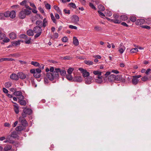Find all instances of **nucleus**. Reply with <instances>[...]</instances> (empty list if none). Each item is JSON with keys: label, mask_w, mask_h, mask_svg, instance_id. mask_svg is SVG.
I'll return each instance as SVG.
<instances>
[{"label": "nucleus", "mask_w": 151, "mask_h": 151, "mask_svg": "<svg viewBox=\"0 0 151 151\" xmlns=\"http://www.w3.org/2000/svg\"><path fill=\"white\" fill-rule=\"evenodd\" d=\"M79 70L82 73L83 77L85 78L89 76L90 73L86 70L82 68H79Z\"/></svg>", "instance_id": "5"}, {"label": "nucleus", "mask_w": 151, "mask_h": 151, "mask_svg": "<svg viewBox=\"0 0 151 151\" xmlns=\"http://www.w3.org/2000/svg\"><path fill=\"white\" fill-rule=\"evenodd\" d=\"M119 19L122 21H125L127 19L128 17L126 15H121Z\"/></svg>", "instance_id": "24"}, {"label": "nucleus", "mask_w": 151, "mask_h": 151, "mask_svg": "<svg viewBox=\"0 0 151 151\" xmlns=\"http://www.w3.org/2000/svg\"><path fill=\"white\" fill-rule=\"evenodd\" d=\"M23 111L29 115L30 114L32 113V110L30 109H24L23 110Z\"/></svg>", "instance_id": "17"}, {"label": "nucleus", "mask_w": 151, "mask_h": 151, "mask_svg": "<svg viewBox=\"0 0 151 151\" xmlns=\"http://www.w3.org/2000/svg\"><path fill=\"white\" fill-rule=\"evenodd\" d=\"M19 102L20 104L22 105L25 106L26 104V102L24 100H19Z\"/></svg>", "instance_id": "36"}, {"label": "nucleus", "mask_w": 151, "mask_h": 151, "mask_svg": "<svg viewBox=\"0 0 151 151\" xmlns=\"http://www.w3.org/2000/svg\"><path fill=\"white\" fill-rule=\"evenodd\" d=\"M10 78L14 80H18V74L17 75L15 73H12L11 75Z\"/></svg>", "instance_id": "13"}, {"label": "nucleus", "mask_w": 151, "mask_h": 151, "mask_svg": "<svg viewBox=\"0 0 151 151\" xmlns=\"http://www.w3.org/2000/svg\"><path fill=\"white\" fill-rule=\"evenodd\" d=\"M25 40L24 41V42L25 43L27 44H29L31 42V38H28L27 37V38L25 39Z\"/></svg>", "instance_id": "39"}, {"label": "nucleus", "mask_w": 151, "mask_h": 151, "mask_svg": "<svg viewBox=\"0 0 151 151\" xmlns=\"http://www.w3.org/2000/svg\"><path fill=\"white\" fill-rule=\"evenodd\" d=\"M89 6L92 9H96V7H95L93 5V4L92 3H90L89 4Z\"/></svg>", "instance_id": "56"}, {"label": "nucleus", "mask_w": 151, "mask_h": 151, "mask_svg": "<svg viewBox=\"0 0 151 151\" xmlns=\"http://www.w3.org/2000/svg\"><path fill=\"white\" fill-rule=\"evenodd\" d=\"M93 74L96 76H97L95 77H94L96 82L99 83H101L103 82L102 77L101 76L102 74L101 71L99 70L98 69L94 70L93 72Z\"/></svg>", "instance_id": "2"}, {"label": "nucleus", "mask_w": 151, "mask_h": 151, "mask_svg": "<svg viewBox=\"0 0 151 151\" xmlns=\"http://www.w3.org/2000/svg\"><path fill=\"white\" fill-rule=\"evenodd\" d=\"M84 62L86 64L89 65H92L93 64V62L90 60H84Z\"/></svg>", "instance_id": "30"}, {"label": "nucleus", "mask_w": 151, "mask_h": 151, "mask_svg": "<svg viewBox=\"0 0 151 151\" xmlns=\"http://www.w3.org/2000/svg\"><path fill=\"white\" fill-rule=\"evenodd\" d=\"M14 109L16 114H18L19 113V107L17 105H14Z\"/></svg>", "instance_id": "31"}, {"label": "nucleus", "mask_w": 151, "mask_h": 151, "mask_svg": "<svg viewBox=\"0 0 151 151\" xmlns=\"http://www.w3.org/2000/svg\"><path fill=\"white\" fill-rule=\"evenodd\" d=\"M72 20L73 22L77 23L79 20V18L76 15H73V16Z\"/></svg>", "instance_id": "12"}, {"label": "nucleus", "mask_w": 151, "mask_h": 151, "mask_svg": "<svg viewBox=\"0 0 151 151\" xmlns=\"http://www.w3.org/2000/svg\"><path fill=\"white\" fill-rule=\"evenodd\" d=\"M38 9L42 13H44V11L41 7H39L38 8Z\"/></svg>", "instance_id": "64"}, {"label": "nucleus", "mask_w": 151, "mask_h": 151, "mask_svg": "<svg viewBox=\"0 0 151 151\" xmlns=\"http://www.w3.org/2000/svg\"><path fill=\"white\" fill-rule=\"evenodd\" d=\"M35 72L40 74L41 72V70L40 68H37L35 70Z\"/></svg>", "instance_id": "62"}, {"label": "nucleus", "mask_w": 151, "mask_h": 151, "mask_svg": "<svg viewBox=\"0 0 151 151\" xmlns=\"http://www.w3.org/2000/svg\"><path fill=\"white\" fill-rule=\"evenodd\" d=\"M50 72L47 73V76L49 80L52 81L58 78L59 73L62 76H65L66 74V71L64 70H61L59 68H55L51 67L50 68Z\"/></svg>", "instance_id": "1"}, {"label": "nucleus", "mask_w": 151, "mask_h": 151, "mask_svg": "<svg viewBox=\"0 0 151 151\" xmlns=\"http://www.w3.org/2000/svg\"><path fill=\"white\" fill-rule=\"evenodd\" d=\"M69 5L73 8L76 9V7L75 4L71 2L69 4Z\"/></svg>", "instance_id": "47"}, {"label": "nucleus", "mask_w": 151, "mask_h": 151, "mask_svg": "<svg viewBox=\"0 0 151 151\" xmlns=\"http://www.w3.org/2000/svg\"><path fill=\"white\" fill-rule=\"evenodd\" d=\"M93 78L91 76H89L85 79V83L86 84H89L92 82Z\"/></svg>", "instance_id": "11"}, {"label": "nucleus", "mask_w": 151, "mask_h": 151, "mask_svg": "<svg viewBox=\"0 0 151 151\" xmlns=\"http://www.w3.org/2000/svg\"><path fill=\"white\" fill-rule=\"evenodd\" d=\"M109 20H111V22L115 24H119L121 22V20L120 19H109Z\"/></svg>", "instance_id": "21"}, {"label": "nucleus", "mask_w": 151, "mask_h": 151, "mask_svg": "<svg viewBox=\"0 0 151 151\" xmlns=\"http://www.w3.org/2000/svg\"><path fill=\"white\" fill-rule=\"evenodd\" d=\"M41 28L39 26H36L33 29V32L36 34L35 36V38L39 37L41 34L42 32Z\"/></svg>", "instance_id": "4"}, {"label": "nucleus", "mask_w": 151, "mask_h": 151, "mask_svg": "<svg viewBox=\"0 0 151 151\" xmlns=\"http://www.w3.org/2000/svg\"><path fill=\"white\" fill-rule=\"evenodd\" d=\"M9 17L12 19L16 17V13L15 11H12L10 12Z\"/></svg>", "instance_id": "20"}, {"label": "nucleus", "mask_w": 151, "mask_h": 151, "mask_svg": "<svg viewBox=\"0 0 151 151\" xmlns=\"http://www.w3.org/2000/svg\"><path fill=\"white\" fill-rule=\"evenodd\" d=\"M25 129V127L23 126H19L17 127L15 129L16 131H21Z\"/></svg>", "instance_id": "23"}, {"label": "nucleus", "mask_w": 151, "mask_h": 151, "mask_svg": "<svg viewBox=\"0 0 151 151\" xmlns=\"http://www.w3.org/2000/svg\"><path fill=\"white\" fill-rule=\"evenodd\" d=\"M105 14L107 16L110 17L112 15V13L111 12L109 11L106 10L105 11Z\"/></svg>", "instance_id": "43"}, {"label": "nucleus", "mask_w": 151, "mask_h": 151, "mask_svg": "<svg viewBox=\"0 0 151 151\" xmlns=\"http://www.w3.org/2000/svg\"><path fill=\"white\" fill-rule=\"evenodd\" d=\"M62 40L63 42H67L68 40V38L66 37H63L62 39Z\"/></svg>", "instance_id": "49"}, {"label": "nucleus", "mask_w": 151, "mask_h": 151, "mask_svg": "<svg viewBox=\"0 0 151 151\" xmlns=\"http://www.w3.org/2000/svg\"><path fill=\"white\" fill-rule=\"evenodd\" d=\"M45 7L46 8L48 9H50L51 8V6L50 4H45Z\"/></svg>", "instance_id": "55"}, {"label": "nucleus", "mask_w": 151, "mask_h": 151, "mask_svg": "<svg viewBox=\"0 0 151 151\" xmlns=\"http://www.w3.org/2000/svg\"><path fill=\"white\" fill-rule=\"evenodd\" d=\"M130 19L132 22H134L136 21V18L134 16H132L130 17Z\"/></svg>", "instance_id": "44"}, {"label": "nucleus", "mask_w": 151, "mask_h": 151, "mask_svg": "<svg viewBox=\"0 0 151 151\" xmlns=\"http://www.w3.org/2000/svg\"><path fill=\"white\" fill-rule=\"evenodd\" d=\"M31 64L35 67H38L40 66L39 63L37 62L32 61Z\"/></svg>", "instance_id": "29"}, {"label": "nucleus", "mask_w": 151, "mask_h": 151, "mask_svg": "<svg viewBox=\"0 0 151 151\" xmlns=\"http://www.w3.org/2000/svg\"><path fill=\"white\" fill-rule=\"evenodd\" d=\"M65 14H70V11L69 10H67L66 9H64L63 10Z\"/></svg>", "instance_id": "60"}, {"label": "nucleus", "mask_w": 151, "mask_h": 151, "mask_svg": "<svg viewBox=\"0 0 151 151\" xmlns=\"http://www.w3.org/2000/svg\"><path fill=\"white\" fill-rule=\"evenodd\" d=\"M13 59L9 58H3L0 59V62H2L5 61H12L14 60Z\"/></svg>", "instance_id": "18"}, {"label": "nucleus", "mask_w": 151, "mask_h": 151, "mask_svg": "<svg viewBox=\"0 0 151 151\" xmlns=\"http://www.w3.org/2000/svg\"><path fill=\"white\" fill-rule=\"evenodd\" d=\"M69 27L71 29H77V27L75 26H74L72 25H69Z\"/></svg>", "instance_id": "51"}, {"label": "nucleus", "mask_w": 151, "mask_h": 151, "mask_svg": "<svg viewBox=\"0 0 151 151\" xmlns=\"http://www.w3.org/2000/svg\"><path fill=\"white\" fill-rule=\"evenodd\" d=\"M73 43L76 46H77L79 44L78 41V39L75 37H74L73 38Z\"/></svg>", "instance_id": "25"}, {"label": "nucleus", "mask_w": 151, "mask_h": 151, "mask_svg": "<svg viewBox=\"0 0 151 151\" xmlns=\"http://www.w3.org/2000/svg\"><path fill=\"white\" fill-rule=\"evenodd\" d=\"M10 136L14 138H17L18 137L17 132L16 131H14L11 133Z\"/></svg>", "instance_id": "15"}, {"label": "nucleus", "mask_w": 151, "mask_h": 151, "mask_svg": "<svg viewBox=\"0 0 151 151\" xmlns=\"http://www.w3.org/2000/svg\"><path fill=\"white\" fill-rule=\"evenodd\" d=\"M73 58L72 57L69 56H66L64 57L63 58V59L64 60H70L72 59Z\"/></svg>", "instance_id": "46"}, {"label": "nucleus", "mask_w": 151, "mask_h": 151, "mask_svg": "<svg viewBox=\"0 0 151 151\" xmlns=\"http://www.w3.org/2000/svg\"><path fill=\"white\" fill-rule=\"evenodd\" d=\"M33 76L35 78H38L40 77V74L35 72L33 75Z\"/></svg>", "instance_id": "45"}, {"label": "nucleus", "mask_w": 151, "mask_h": 151, "mask_svg": "<svg viewBox=\"0 0 151 151\" xmlns=\"http://www.w3.org/2000/svg\"><path fill=\"white\" fill-rule=\"evenodd\" d=\"M33 31L32 29H29L27 31V35L29 36H33L34 35Z\"/></svg>", "instance_id": "28"}, {"label": "nucleus", "mask_w": 151, "mask_h": 151, "mask_svg": "<svg viewBox=\"0 0 151 151\" xmlns=\"http://www.w3.org/2000/svg\"><path fill=\"white\" fill-rule=\"evenodd\" d=\"M18 96L19 97L18 98L19 100H23L24 99V97L22 95V94H21Z\"/></svg>", "instance_id": "53"}, {"label": "nucleus", "mask_w": 151, "mask_h": 151, "mask_svg": "<svg viewBox=\"0 0 151 151\" xmlns=\"http://www.w3.org/2000/svg\"><path fill=\"white\" fill-rule=\"evenodd\" d=\"M142 27L147 29H150V27L149 26L147 25H143L142 26Z\"/></svg>", "instance_id": "61"}, {"label": "nucleus", "mask_w": 151, "mask_h": 151, "mask_svg": "<svg viewBox=\"0 0 151 151\" xmlns=\"http://www.w3.org/2000/svg\"><path fill=\"white\" fill-rule=\"evenodd\" d=\"M29 1L27 0H24L21 2L20 4L22 6H24L25 7L29 10L32 9L29 6Z\"/></svg>", "instance_id": "6"}, {"label": "nucleus", "mask_w": 151, "mask_h": 151, "mask_svg": "<svg viewBox=\"0 0 151 151\" xmlns=\"http://www.w3.org/2000/svg\"><path fill=\"white\" fill-rule=\"evenodd\" d=\"M115 75L111 74L109 75L108 78L109 81H112L115 80Z\"/></svg>", "instance_id": "22"}, {"label": "nucleus", "mask_w": 151, "mask_h": 151, "mask_svg": "<svg viewBox=\"0 0 151 151\" xmlns=\"http://www.w3.org/2000/svg\"><path fill=\"white\" fill-rule=\"evenodd\" d=\"M19 121L21 123L22 126L24 127L26 126L27 125V123L26 120L22 116L19 117Z\"/></svg>", "instance_id": "7"}, {"label": "nucleus", "mask_w": 151, "mask_h": 151, "mask_svg": "<svg viewBox=\"0 0 151 151\" xmlns=\"http://www.w3.org/2000/svg\"><path fill=\"white\" fill-rule=\"evenodd\" d=\"M94 29L97 31H99L101 29V28L99 26H97L95 27Z\"/></svg>", "instance_id": "63"}, {"label": "nucleus", "mask_w": 151, "mask_h": 151, "mask_svg": "<svg viewBox=\"0 0 151 151\" xmlns=\"http://www.w3.org/2000/svg\"><path fill=\"white\" fill-rule=\"evenodd\" d=\"M50 17L51 18V19L52 20L53 22L55 24L57 22L56 20L55 19V17H54V16L53 15V14L52 13H51L50 14Z\"/></svg>", "instance_id": "34"}, {"label": "nucleus", "mask_w": 151, "mask_h": 151, "mask_svg": "<svg viewBox=\"0 0 151 151\" xmlns=\"http://www.w3.org/2000/svg\"><path fill=\"white\" fill-rule=\"evenodd\" d=\"M20 44V43L19 41H15L13 43V45L15 46L19 45Z\"/></svg>", "instance_id": "50"}, {"label": "nucleus", "mask_w": 151, "mask_h": 151, "mask_svg": "<svg viewBox=\"0 0 151 151\" xmlns=\"http://www.w3.org/2000/svg\"><path fill=\"white\" fill-rule=\"evenodd\" d=\"M10 12L7 11L4 13V16L6 17H9Z\"/></svg>", "instance_id": "42"}, {"label": "nucleus", "mask_w": 151, "mask_h": 151, "mask_svg": "<svg viewBox=\"0 0 151 151\" xmlns=\"http://www.w3.org/2000/svg\"><path fill=\"white\" fill-rule=\"evenodd\" d=\"M31 13V11L27 9H23L19 13V17L21 19L25 18L26 16L29 15Z\"/></svg>", "instance_id": "3"}, {"label": "nucleus", "mask_w": 151, "mask_h": 151, "mask_svg": "<svg viewBox=\"0 0 151 151\" xmlns=\"http://www.w3.org/2000/svg\"><path fill=\"white\" fill-rule=\"evenodd\" d=\"M3 41L4 42H9V39L8 38H6L3 40Z\"/></svg>", "instance_id": "59"}, {"label": "nucleus", "mask_w": 151, "mask_h": 151, "mask_svg": "<svg viewBox=\"0 0 151 151\" xmlns=\"http://www.w3.org/2000/svg\"><path fill=\"white\" fill-rule=\"evenodd\" d=\"M47 24L48 21L46 18H45L43 20L42 26L44 27H45L47 25Z\"/></svg>", "instance_id": "26"}, {"label": "nucleus", "mask_w": 151, "mask_h": 151, "mask_svg": "<svg viewBox=\"0 0 151 151\" xmlns=\"http://www.w3.org/2000/svg\"><path fill=\"white\" fill-rule=\"evenodd\" d=\"M133 78L132 80V83L134 85H136L138 83L139 80L136 78H134V76H133Z\"/></svg>", "instance_id": "14"}, {"label": "nucleus", "mask_w": 151, "mask_h": 151, "mask_svg": "<svg viewBox=\"0 0 151 151\" xmlns=\"http://www.w3.org/2000/svg\"><path fill=\"white\" fill-rule=\"evenodd\" d=\"M17 74L18 78H19L21 79H24L26 78V75L22 72H19Z\"/></svg>", "instance_id": "10"}, {"label": "nucleus", "mask_w": 151, "mask_h": 151, "mask_svg": "<svg viewBox=\"0 0 151 151\" xmlns=\"http://www.w3.org/2000/svg\"><path fill=\"white\" fill-rule=\"evenodd\" d=\"M98 8L100 11H103L105 10L104 7L102 5H100L98 6Z\"/></svg>", "instance_id": "41"}, {"label": "nucleus", "mask_w": 151, "mask_h": 151, "mask_svg": "<svg viewBox=\"0 0 151 151\" xmlns=\"http://www.w3.org/2000/svg\"><path fill=\"white\" fill-rule=\"evenodd\" d=\"M145 22V20L143 19H139L137 20L136 22L137 25H140L144 23Z\"/></svg>", "instance_id": "16"}, {"label": "nucleus", "mask_w": 151, "mask_h": 151, "mask_svg": "<svg viewBox=\"0 0 151 151\" xmlns=\"http://www.w3.org/2000/svg\"><path fill=\"white\" fill-rule=\"evenodd\" d=\"M5 35L2 32L0 34V40L3 39L5 37Z\"/></svg>", "instance_id": "48"}, {"label": "nucleus", "mask_w": 151, "mask_h": 151, "mask_svg": "<svg viewBox=\"0 0 151 151\" xmlns=\"http://www.w3.org/2000/svg\"><path fill=\"white\" fill-rule=\"evenodd\" d=\"M11 137L10 135H8L7 136V139L9 141V143L10 144H13L14 142V141L13 140Z\"/></svg>", "instance_id": "27"}, {"label": "nucleus", "mask_w": 151, "mask_h": 151, "mask_svg": "<svg viewBox=\"0 0 151 151\" xmlns=\"http://www.w3.org/2000/svg\"><path fill=\"white\" fill-rule=\"evenodd\" d=\"M66 77L67 79L69 81L73 80V78L71 74H68V75L66 76Z\"/></svg>", "instance_id": "35"}, {"label": "nucleus", "mask_w": 151, "mask_h": 151, "mask_svg": "<svg viewBox=\"0 0 151 151\" xmlns=\"http://www.w3.org/2000/svg\"><path fill=\"white\" fill-rule=\"evenodd\" d=\"M12 146L10 145H6L4 148V151H14V150L12 149Z\"/></svg>", "instance_id": "9"}, {"label": "nucleus", "mask_w": 151, "mask_h": 151, "mask_svg": "<svg viewBox=\"0 0 151 151\" xmlns=\"http://www.w3.org/2000/svg\"><path fill=\"white\" fill-rule=\"evenodd\" d=\"M46 77L47 78L45 77L44 78V82L45 84L48 83H49V80L48 79V78L47 77V76Z\"/></svg>", "instance_id": "58"}, {"label": "nucleus", "mask_w": 151, "mask_h": 151, "mask_svg": "<svg viewBox=\"0 0 151 151\" xmlns=\"http://www.w3.org/2000/svg\"><path fill=\"white\" fill-rule=\"evenodd\" d=\"M20 37L21 38H24V39L27 38V36L26 35H24V34L21 35H20Z\"/></svg>", "instance_id": "57"}, {"label": "nucleus", "mask_w": 151, "mask_h": 151, "mask_svg": "<svg viewBox=\"0 0 151 151\" xmlns=\"http://www.w3.org/2000/svg\"><path fill=\"white\" fill-rule=\"evenodd\" d=\"M148 79V77L147 76H145L142 78V80L143 81H146Z\"/></svg>", "instance_id": "52"}, {"label": "nucleus", "mask_w": 151, "mask_h": 151, "mask_svg": "<svg viewBox=\"0 0 151 151\" xmlns=\"http://www.w3.org/2000/svg\"><path fill=\"white\" fill-rule=\"evenodd\" d=\"M83 81V78L81 76H76L73 78V81L81 82Z\"/></svg>", "instance_id": "8"}, {"label": "nucleus", "mask_w": 151, "mask_h": 151, "mask_svg": "<svg viewBox=\"0 0 151 151\" xmlns=\"http://www.w3.org/2000/svg\"><path fill=\"white\" fill-rule=\"evenodd\" d=\"M12 85V83L10 82H6L5 84V87L6 88L10 87Z\"/></svg>", "instance_id": "38"}, {"label": "nucleus", "mask_w": 151, "mask_h": 151, "mask_svg": "<svg viewBox=\"0 0 151 151\" xmlns=\"http://www.w3.org/2000/svg\"><path fill=\"white\" fill-rule=\"evenodd\" d=\"M9 37L11 39L14 40L17 37V35L14 32H11L9 34Z\"/></svg>", "instance_id": "19"}, {"label": "nucleus", "mask_w": 151, "mask_h": 151, "mask_svg": "<svg viewBox=\"0 0 151 151\" xmlns=\"http://www.w3.org/2000/svg\"><path fill=\"white\" fill-rule=\"evenodd\" d=\"M13 94L14 95L17 96H19L22 94V93L21 91H15L14 93Z\"/></svg>", "instance_id": "37"}, {"label": "nucleus", "mask_w": 151, "mask_h": 151, "mask_svg": "<svg viewBox=\"0 0 151 151\" xmlns=\"http://www.w3.org/2000/svg\"><path fill=\"white\" fill-rule=\"evenodd\" d=\"M138 50L137 48H134L130 50V52L131 53H134L137 52Z\"/></svg>", "instance_id": "33"}, {"label": "nucleus", "mask_w": 151, "mask_h": 151, "mask_svg": "<svg viewBox=\"0 0 151 151\" xmlns=\"http://www.w3.org/2000/svg\"><path fill=\"white\" fill-rule=\"evenodd\" d=\"M125 50V47H119V52L121 54H122L124 52V51Z\"/></svg>", "instance_id": "32"}, {"label": "nucleus", "mask_w": 151, "mask_h": 151, "mask_svg": "<svg viewBox=\"0 0 151 151\" xmlns=\"http://www.w3.org/2000/svg\"><path fill=\"white\" fill-rule=\"evenodd\" d=\"M115 80L117 81H119L121 79V77L119 75H117L116 76L115 75Z\"/></svg>", "instance_id": "54"}, {"label": "nucleus", "mask_w": 151, "mask_h": 151, "mask_svg": "<svg viewBox=\"0 0 151 151\" xmlns=\"http://www.w3.org/2000/svg\"><path fill=\"white\" fill-rule=\"evenodd\" d=\"M74 70V69L73 68H70L68 69L67 71V73L68 74H71L72 73Z\"/></svg>", "instance_id": "40"}]
</instances>
